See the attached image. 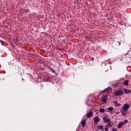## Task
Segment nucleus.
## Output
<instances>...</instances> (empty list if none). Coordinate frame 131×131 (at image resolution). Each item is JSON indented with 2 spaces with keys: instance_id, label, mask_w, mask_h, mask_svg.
I'll list each match as a JSON object with an SVG mask.
<instances>
[{
  "instance_id": "1",
  "label": "nucleus",
  "mask_w": 131,
  "mask_h": 131,
  "mask_svg": "<svg viewBox=\"0 0 131 131\" xmlns=\"http://www.w3.org/2000/svg\"><path fill=\"white\" fill-rule=\"evenodd\" d=\"M128 122V120H124V121L120 122L118 124V126H117L118 128H121V127H123V126H124V125H125V124H126Z\"/></svg>"
},
{
  "instance_id": "2",
  "label": "nucleus",
  "mask_w": 131,
  "mask_h": 131,
  "mask_svg": "<svg viewBox=\"0 0 131 131\" xmlns=\"http://www.w3.org/2000/svg\"><path fill=\"white\" fill-rule=\"evenodd\" d=\"M129 104L125 103L122 107L121 110H123L124 112H127L128 111V109H129Z\"/></svg>"
},
{
  "instance_id": "3",
  "label": "nucleus",
  "mask_w": 131,
  "mask_h": 131,
  "mask_svg": "<svg viewBox=\"0 0 131 131\" xmlns=\"http://www.w3.org/2000/svg\"><path fill=\"white\" fill-rule=\"evenodd\" d=\"M124 94L123 91L121 90H119L117 91H115L114 93V95L116 97H118V96H122V95Z\"/></svg>"
},
{
  "instance_id": "4",
  "label": "nucleus",
  "mask_w": 131,
  "mask_h": 131,
  "mask_svg": "<svg viewBox=\"0 0 131 131\" xmlns=\"http://www.w3.org/2000/svg\"><path fill=\"white\" fill-rule=\"evenodd\" d=\"M107 99H108L107 95H104L101 97V102H104V103H107Z\"/></svg>"
},
{
  "instance_id": "5",
  "label": "nucleus",
  "mask_w": 131,
  "mask_h": 131,
  "mask_svg": "<svg viewBox=\"0 0 131 131\" xmlns=\"http://www.w3.org/2000/svg\"><path fill=\"white\" fill-rule=\"evenodd\" d=\"M94 123L95 124H97L101 120V119H100V118L98 117H95L94 118Z\"/></svg>"
},
{
  "instance_id": "6",
  "label": "nucleus",
  "mask_w": 131,
  "mask_h": 131,
  "mask_svg": "<svg viewBox=\"0 0 131 131\" xmlns=\"http://www.w3.org/2000/svg\"><path fill=\"white\" fill-rule=\"evenodd\" d=\"M112 90V89L111 87H107L101 92V94H103L104 93H108L109 91H111Z\"/></svg>"
},
{
  "instance_id": "7",
  "label": "nucleus",
  "mask_w": 131,
  "mask_h": 131,
  "mask_svg": "<svg viewBox=\"0 0 131 131\" xmlns=\"http://www.w3.org/2000/svg\"><path fill=\"white\" fill-rule=\"evenodd\" d=\"M93 114L94 112L92 111L89 112L86 115L87 118H91V117H93Z\"/></svg>"
},
{
  "instance_id": "8",
  "label": "nucleus",
  "mask_w": 131,
  "mask_h": 131,
  "mask_svg": "<svg viewBox=\"0 0 131 131\" xmlns=\"http://www.w3.org/2000/svg\"><path fill=\"white\" fill-rule=\"evenodd\" d=\"M103 122H105L106 123H108V122H110V119L109 118H106V117H104L103 118Z\"/></svg>"
},
{
  "instance_id": "9",
  "label": "nucleus",
  "mask_w": 131,
  "mask_h": 131,
  "mask_svg": "<svg viewBox=\"0 0 131 131\" xmlns=\"http://www.w3.org/2000/svg\"><path fill=\"white\" fill-rule=\"evenodd\" d=\"M123 91L125 94H131V90H127L126 89H124Z\"/></svg>"
},
{
  "instance_id": "10",
  "label": "nucleus",
  "mask_w": 131,
  "mask_h": 131,
  "mask_svg": "<svg viewBox=\"0 0 131 131\" xmlns=\"http://www.w3.org/2000/svg\"><path fill=\"white\" fill-rule=\"evenodd\" d=\"M114 105H115L116 106V107H119V106H121V104L119 103H118V102H117V101H115L113 102Z\"/></svg>"
},
{
  "instance_id": "11",
  "label": "nucleus",
  "mask_w": 131,
  "mask_h": 131,
  "mask_svg": "<svg viewBox=\"0 0 131 131\" xmlns=\"http://www.w3.org/2000/svg\"><path fill=\"white\" fill-rule=\"evenodd\" d=\"M81 124L82 125V127H84V126H85V124H86L85 120H83L81 121Z\"/></svg>"
},
{
  "instance_id": "12",
  "label": "nucleus",
  "mask_w": 131,
  "mask_h": 131,
  "mask_svg": "<svg viewBox=\"0 0 131 131\" xmlns=\"http://www.w3.org/2000/svg\"><path fill=\"white\" fill-rule=\"evenodd\" d=\"M120 112L121 113V115H122L123 116H125L126 113H125L126 112H124L123 111V110H121L120 111Z\"/></svg>"
},
{
  "instance_id": "13",
  "label": "nucleus",
  "mask_w": 131,
  "mask_h": 131,
  "mask_svg": "<svg viewBox=\"0 0 131 131\" xmlns=\"http://www.w3.org/2000/svg\"><path fill=\"white\" fill-rule=\"evenodd\" d=\"M97 127L98 129H101V130H104V126L103 125L98 126Z\"/></svg>"
},
{
  "instance_id": "14",
  "label": "nucleus",
  "mask_w": 131,
  "mask_h": 131,
  "mask_svg": "<svg viewBox=\"0 0 131 131\" xmlns=\"http://www.w3.org/2000/svg\"><path fill=\"white\" fill-rule=\"evenodd\" d=\"M124 85H125L126 86H127L128 85V80H126L123 82Z\"/></svg>"
},
{
  "instance_id": "15",
  "label": "nucleus",
  "mask_w": 131,
  "mask_h": 131,
  "mask_svg": "<svg viewBox=\"0 0 131 131\" xmlns=\"http://www.w3.org/2000/svg\"><path fill=\"white\" fill-rule=\"evenodd\" d=\"M108 111H110V112H111V113H112V112H113L114 108L112 107H109L108 108Z\"/></svg>"
},
{
  "instance_id": "16",
  "label": "nucleus",
  "mask_w": 131,
  "mask_h": 131,
  "mask_svg": "<svg viewBox=\"0 0 131 131\" xmlns=\"http://www.w3.org/2000/svg\"><path fill=\"white\" fill-rule=\"evenodd\" d=\"M99 112H101V113H105V109H104L103 108H100Z\"/></svg>"
},
{
  "instance_id": "17",
  "label": "nucleus",
  "mask_w": 131,
  "mask_h": 131,
  "mask_svg": "<svg viewBox=\"0 0 131 131\" xmlns=\"http://www.w3.org/2000/svg\"><path fill=\"white\" fill-rule=\"evenodd\" d=\"M50 70H51L52 73H56V71L53 69V68H50Z\"/></svg>"
},
{
  "instance_id": "18",
  "label": "nucleus",
  "mask_w": 131,
  "mask_h": 131,
  "mask_svg": "<svg viewBox=\"0 0 131 131\" xmlns=\"http://www.w3.org/2000/svg\"><path fill=\"white\" fill-rule=\"evenodd\" d=\"M107 125H109V126L112 127L113 126V124H112L111 121H110V122L107 123Z\"/></svg>"
},
{
  "instance_id": "19",
  "label": "nucleus",
  "mask_w": 131,
  "mask_h": 131,
  "mask_svg": "<svg viewBox=\"0 0 131 131\" xmlns=\"http://www.w3.org/2000/svg\"><path fill=\"white\" fill-rule=\"evenodd\" d=\"M108 127H109L108 126L106 125L105 127L104 128L105 131H109V129L108 128Z\"/></svg>"
},
{
  "instance_id": "20",
  "label": "nucleus",
  "mask_w": 131,
  "mask_h": 131,
  "mask_svg": "<svg viewBox=\"0 0 131 131\" xmlns=\"http://www.w3.org/2000/svg\"><path fill=\"white\" fill-rule=\"evenodd\" d=\"M75 4H77V5H78V4H79V1L78 0H75Z\"/></svg>"
},
{
  "instance_id": "21",
  "label": "nucleus",
  "mask_w": 131,
  "mask_h": 131,
  "mask_svg": "<svg viewBox=\"0 0 131 131\" xmlns=\"http://www.w3.org/2000/svg\"><path fill=\"white\" fill-rule=\"evenodd\" d=\"M15 40V41H18V40H19L18 37H16Z\"/></svg>"
},
{
  "instance_id": "22",
  "label": "nucleus",
  "mask_w": 131,
  "mask_h": 131,
  "mask_svg": "<svg viewBox=\"0 0 131 131\" xmlns=\"http://www.w3.org/2000/svg\"><path fill=\"white\" fill-rule=\"evenodd\" d=\"M113 131H117V128H113Z\"/></svg>"
},
{
  "instance_id": "23",
  "label": "nucleus",
  "mask_w": 131,
  "mask_h": 131,
  "mask_svg": "<svg viewBox=\"0 0 131 131\" xmlns=\"http://www.w3.org/2000/svg\"><path fill=\"white\" fill-rule=\"evenodd\" d=\"M118 85L117 84H116L114 85V86H117Z\"/></svg>"
},
{
  "instance_id": "24",
  "label": "nucleus",
  "mask_w": 131,
  "mask_h": 131,
  "mask_svg": "<svg viewBox=\"0 0 131 131\" xmlns=\"http://www.w3.org/2000/svg\"><path fill=\"white\" fill-rule=\"evenodd\" d=\"M45 81H49V79H46Z\"/></svg>"
},
{
  "instance_id": "25",
  "label": "nucleus",
  "mask_w": 131,
  "mask_h": 131,
  "mask_svg": "<svg viewBox=\"0 0 131 131\" xmlns=\"http://www.w3.org/2000/svg\"><path fill=\"white\" fill-rule=\"evenodd\" d=\"M55 75H58V74L55 72Z\"/></svg>"
},
{
  "instance_id": "26",
  "label": "nucleus",
  "mask_w": 131,
  "mask_h": 131,
  "mask_svg": "<svg viewBox=\"0 0 131 131\" xmlns=\"http://www.w3.org/2000/svg\"><path fill=\"white\" fill-rule=\"evenodd\" d=\"M93 61H94V58H93Z\"/></svg>"
}]
</instances>
